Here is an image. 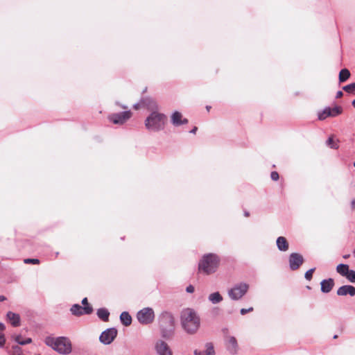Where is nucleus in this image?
I'll return each mask as SVG.
<instances>
[{"label": "nucleus", "mask_w": 355, "mask_h": 355, "mask_svg": "<svg viewBox=\"0 0 355 355\" xmlns=\"http://www.w3.org/2000/svg\"><path fill=\"white\" fill-rule=\"evenodd\" d=\"M180 321L183 329L189 334H196L200 325V317L192 309H185L182 311Z\"/></svg>", "instance_id": "1"}, {"label": "nucleus", "mask_w": 355, "mask_h": 355, "mask_svg": "<svg viewBox=\"0 0 355 355\" xmlns=\"http://www.w3.org/2000/svg\"><path fill=\"white\" fill-rule=\"evenodd\" d=\"M159 327L161 336L164 339H171L175 332V319L168 311H163L159 316Z\"/></svg>", "instance_id": "2"}, {"label": "nucleus", "mask_w": 355, "mask_h": 355, "mask_svg": "<svg viewBox=\"0 0 355 355\" xmlns=\"http://www.w3.org/2000/svg\"><path fill=\"white\" fill-rule=\"evenodd\" d=\"M167 121V116L157 111H153L145 120V126L150 132L163 130Z\"/></svg>", "instance_id": "3"}, {"label": "nucleus", "mask_w": 355, "mask_h": 355, "mask_svg": "<svg viewBox=\"0 0 355 355\" xmlns=\"http://www.w3.org/2000/svg\"><path fill=\"white\" fill-rule=\"evenodd\" d=\"M45 344L61 354H69L72 350L71 343L67 337L48 336L45 339Z\"/></svg>", "instance_id": "4"}, {"label": "nucleus", "mask_w": 355, "mask_h": 355, "mask_svg": "<svg viewBox=\"0 0 355 355\" xmlns=\"http://www.w3.org/2000/svg\"><path fill=\"white\" fill-rule=\"evenodd\" d=\"M220 263L219 257L214 253L205 254L198 263V270L206 275L214 273L216 271Z\"/></svg>", "instance_id": "5"}, {"label": "nucleus", "mask_w": 355, "mask_h": 355, "mask_svg": "<svg viewBox=\"0 0 355 355\" xmlns=\"http://www.w3.org/2000/svg\"><path fill=\"white\" fill-rule=\"evenodd\" d=\"M249 285L246 283L236 284L228 291V296L232 300H239L247 293Z\"/></svg>", "instance_id": "6"}, {"label": "nucleus", "mask_w": 355, "mask_h": 355, "mask_svg": "<svg viewBox=\"0 0 355 355\" xmlns=\"http://www.w3.org/2000/svg\"><path fill=\"white\" fill-rule=\"evenodd\" d=\"M137 318L140 324H149L155 319L154 311L150 307L144 308L137 312Z\"/></svg>", "instance_id": "7"}, {"label": "nucleus", "mask_w": 355, "mask_h": 355, "mask_svg": "<svg viewBox=\"0 0 355 355\" xmlns=\"http://www.w3.org/2000/svg\"><path fill=\"white\" fill-rule=\"evenodd\" d=\"M118 334L117 329L111 327L103 331L99 336V340L103 345H110L115 339Z\"/></svg>", "instance_id": "8"}, {"label": "nucleus", "mask_w": 355, "mask_h": 355, "mask_svg": "<svg viewBox=\"0 0 355 355\" xmlns=\"http://www.w3.org/2000/svg\"><path fill=\"white\" fill-rule=\"evenodd\" d=\"M131 112L128 110L111 114L108 116V119L114 124H123L131 117Z\"/></svg>", "instance_id": "9"}, {"label": "nucleus", "mask_w": 355, "mask_h": 355, "mask_svg": "<svg viewBox=\"0 0 355 355\" xmlns=\"http://www.w3.org/2000/svg\"><path fill=\"white\" fill-rule=\"evenodd\" d=\"M70 311L75 316H80L91 314L93 312V308L92 306H82L78 304H74L70 308Z\"/></svg>", "instance_id": "10"}, {"label": "nucleus", "mask_w": 355, "mask_h": 355, "mask_svg": "<svg viewBox=\"0 0 355 355\" xmlns=\"http://www.w3.org/2000/svg\"><path fill=\"white\" fill-rule=\"evenodd\" d=\"M289 267L291 270H296L304 262L302 255L297 252H293L288 258Z\"/></svg>", "instance_id": "11"}, {"label": "nucleus", "mask_w": 355, "mask_h": 355, "mask_svg": "<svg viewBox=\"0 0 355 355\" xmlns=\"http://www.w3.org/2000/svg\"><path fill=\"white\" fill-rule=\"evenodd\" d=\"M155 350L158 355H173L168 345L164 340H158L155 344Z\"/></svg>", "instance_id": "12"}, {"label": "nucleus", "mask_w": 355, "mask_h": 355, "mask_svg": "<svg viewBox=\"0 0 355 355\" xmlns=\"http://www.w3.org/2000/svg\"><path fill=\"white\" fill-rule=\"evenodd\" d=\"M171 123L176 127L188 123V119L182 117V114L178 112L175 111L171 116Z\"/></svg>", "instance_id": "13"}, {"label": "nucleus", "mask_w": 355, "mask_h": 355, "mask_svg": "<svg viewBox=\"0 0 355 355\" xmlns=\"http://www.w3.org/2000/svg\"><path fill=\"white\" fill-rule=\"evenodd\" d=\"M227 351L232 354H236L239 349L237 340L234 336H228L225 340Z\"/></svg>", "instance_id": "14"}, {"label": "nucleus", "mask_w": 355, "mask_h": 355, "mask_svg": "<svg viewBox=\"0 0 355 355\" xmlns=\"http://www.w3.org/2000/svg\"><path fill=\"white\" fill-rule=\"evenodd\" d=\"M337 295L339 296L349 295L353 297L355 295V287L352 285L342 286L337 290Z\"/></svg>", "instance_id": "15"}, {"label": "nucleus", "mask_w": 355, "mask_h": 355, "mask_svg": "<svg viewBox=\"0 0 355 355\" xmlns=\"http://www.w3.org/2000/svg\"><path fill=\"white\" fill-rule=\"evenodd\" d=\"M334 284V280L332 278L323 279L320 282V290L323 293H328L332 290Z\"/></svg>", "instance_id": "16"}, {"label": "nucleus", "mask_w": 355, "mask_h": 355, "mask_svg": "<svg viewBox=\"0 0 355 355\" xmlns=\"http://www.w3.org/2000/svg\"><path fill=\"white\" fill-rule=\"evenodd\" d=\"M205 350L196 349L194 355H214L215 350L211 343H207L205 345Z\"/></svg>", "instance_id": "17"}, {"label": "nucleus", "mask_w": 355, "mask_h": 355, "mask_svg": "<svg viewBox=\"0 0 355 355\" xmlns=\"http://www.w3.org/2000/svg\"><path fill=\"white\" fill-rule=\"evenodd\" d=\"M6 315L8 320L13 327H16L20 325V316L19 314L8 311Z\"/></svg>", "instance_id": "18"}, {"label": "nucleus", "mask_w": 355, "mask_h": 355, "mask_svg": "<svg viewBox=\"0 0 355 355\" xmlns=\"http://www.w3.org/2000/svg\"><path fill=\"white\" fill-rule=\"evenodd\" d=\"M276 243L279 251L286 252L288 250L289 245L285 237L279 236L277 239Z\"/></svg>", "instance_id": "19"}, {"label": "nucleus", "mask_w": 355, "mask_h": 355, "mask_svg": "<svg viewBox=\"0 0 355 355\" xmlns=\"http://www.w3.org/2000/svg\"><path fill=\"white\" fill-rule=\"evenodd\" d=\"M141 103L144 106L146 107L148 110H152V112L155 111L154 110H156L157 108L156 102L150 98H144L141 101Z\"/></svg>", "instance_id": "20"}, {"label": "nucleus", "mask_w": 355, "mask_h": 355, "mask_svg": "<svg viewBox=\"0 0 355 355\" xmlns=\"http://www.w3.org/2000/svg\"><path fill=\"white\" fill-rule=\"evenodd\" d=\"M96 315L98 318L103 322H107L109 320L110 312L106 308L97 309Z\"/></svg>", "instance_id": "21"}, {"label": "nucleus", "mask_w": 355, "mask_h": 355, "mask_svg": "<svg viewBox=\"0 0 355 355\" xmlns=\"http://www.w3.org/2000/svg\"><path fill=\"white\" fill-rule=\"evenodd\" d=\"M121 322L125 327L130 326L132 323V317L127 311H123L120 315Z\"/></svg>", "instance_id": "22"}, {"label": "nucleus", "mask_w": 355, "mask_h": 355, "mask_svg": "<svg viewBox=\"0 0 355 355\" xmlns=\"http://www.w3.org/2000/svg\"><path fill=\"white\" fill-rule=\"evenodd\" d=\"M208 300L213 304H216L223 301V297L219 292H214L208 296Z\"/></svg>", "instance_id": "23"}, {"label": "nucleus", "mask_w": 355, "mask_h": 355, "mask_svg": "<svg viewBox=\"0 0 355 355\" xmlns=\"http://www.w3.org/2000/svg\"><path fill=\"white\" fill-rule=\"evenodd\" d=\"M349 270V267L347 264L340 263L336 266V272L343 277L347 275Z\"/></svg>", "instance_id": "24"}, {"label": "nucleus", "mask_w": 355, "mask_h": 355, "mask_svg": "<svg viewBox=\"0 0 355 355\" xmlns=\"http://www.w3.org/2000/svg\"><path fill=\"white\" fill-rule=\"evenodd\" d=\"M350 76V72L347 69H343L339 73V81L345 82Z\"/></svg>", "instance_id": "25"}, {"label": "nucleus", "mask_w": 355, "mask_h": 355, "mask_svg": "<svg viewBox=\"0 0 355 355\" xmlns=\"http://www.w3.org/2000/svg\"><path fill=\"white\" fill-rule=\"evenodd\" d=\"M328 116H331L330 107H325L321 112L318 113V119L320 120H324Z\"/></svg>", "instance_id": "26"}, {"label": "nucleus", "mask_w": 355, "mask_h": 355, "mask_svg": "<svg viewBox=\"0 0 355 355\" xmlns=\"http://www.w3.org/2000/svg\"><path fill=\"white\" fill-rule=\"evenodd\" d=\"M15 340L16 341V343H17V344L21 345L29 344L32 342V339L30 338L23 340L21 335L16 336L15 337Z\"/></svg>", "instance_id": "27"}, {"label": "nucleus", "mask_w": 355, "mask_h": 355, "mask_svg": "<svg viewBox=\"0 0 355 355\" xmlns=\"http://www.w3.org/2000/svg\"><path fill=\"white\" fill-rule=\"evenodd\" d=\"M4 329L5 325L0 322V347H3L6 342L5 336L3 334Z\"/></svg>", "instance_id": "28"}, {"label": "nucleus", "mask_w": 355, "mask_h": 355, "mask_svg": "<svg viewBox=\"0 0 355 355\" xmlns=\"http://www.w3.org/2000/svg\"><path fill=\"white\" fill-rule=\"evenodd\" d=\"M327 145L333 149H338L339 146L337 142H336L332 137H329L327 140Z\"/></svg>", "instance_id": "29"}, {"label": "nucleus", "mask_w": 355, "mask_h": 355, "mask_svg": "<svg viewBox=\"0 0 355 355\" xmlns=\"http://www.w3.org/2000/svg\"><path fill=\"white\" fill-rule=\"evenodd\" d=\"M330 111H331V116L334 117V116H336L339 115L340 114H341L343 110H342L341 107L335 106L333 108L330 107Z\"/></svg>", "instance_id": "30"}, {"label": "nucleus", "mask_w": 355, "mask_h": 355, "mask_svg": "<svg viewBox=\"0 0 355 355\" xmlns=\"http://www.w3.org/2000/svg\"><path fill=\"white\" fill-rule=\"evenodd\" d=\"M350 282L355 283V270H349L347 275L345 276Z\"/></svg>", "instance_id": "31"}, {"label": "nucleus", "mask_w": 355, "mask_h": 355, "mask_svg": "<svg viewBox=\"0 0 355 355\" xmlns=\"http://www.w3.org/2000/svg\"><path fill=\"white\" fill-rule=\"evenodd\" d=\"M10 355H22V349L19 345H13Z\"/></svg>", "instance_id": "32"}, {"label": "nucleus", "mask_w": 355, "mask_h": 355, "mask_svg": "<svg viewBox=\"0 0 355 355\" xmlns=\"http://www.w3.org/2000/svg\"><path fill=\"white\" fill-rule=\"evenodd\" d=\"M343 89L348 93L352 92L355 89V83L344 86Z\"/></svg>", "instance_id": "33"}, {"label": "nucleus", "mask_w": 355, "mask_h": 355, "mask_svg": "<svg viewBox=\"0 0 355 355\" xmlns=\"http://www.w3.org/2000/svg\"><path fill=\"white\" fill-rule=\"evenodd\" d=\"M315 268L309 269L305 272L304 277L306 280L310 281L313 277V273L315 271Z\"/></svg>", "instance_id": "34"}, {"label": "nucleus", "mask_w": 355, "mask_h": 355, "mask_svg": "<svg viewBox=\"0 0 355 355\" xmlns=\"http://www.w3.org/2000/svg\"><path fill=\"white\" fill-rule=\"evenodd\" d=\"M25 263H31V264H38L40 263V260L38 259H25Z\"/></svg>", "instance_id": "35"}, {"label": "nucleus", "mask_w": 355, "mask_h": 355, "mask_svg": "<svg viewBox=\"0 0 355 355\" xmlns=\"http://www.w3.org/2000/svg\"><path fill=\"white\" fill-rule=\"evenodd\" d=\"M270 178L272 180L277 181L279 179V173L277 171H272L270 173Z\"/></svg>", "instance_id": "36"}, {"label": "nucleus", "mask_w": 355, "mask_h": 355, "mask_svg": "<svg viewBox=\"0 0 355 355\" xmlns=\"http://www.w3.org/2000/svg\"><path fill=\"white\" fill-rule=\"evenodd\" d=\"M253 311V308L252 307H250L248 309H241V311H240V313L241 315H245L249 312H252Z\"/></svg>", "instance_id": "37"}, {"label": "nucleus", "mask_w": 355, "mask_h": 355, "mask_svg": "<svg viewBox=\"0 0 355 355\" xmlns=\"http://www.w3.org/2000/svg\"><path fill=\"white\" fill-rule=\"evenodd\" d=\"M186 291L189 293H192L194 292V287L192 285H189L187 287Z\"/></svg>", "instance_id": "38"}, {"label": "nucleus", "mask_w": 355, "mask_h": 355, "mask_svg": "<svg viewBox=\"0 0 355 355\" xmlns=\"http://www.w3.org/2000/svg\"><path fill=\"white\" fill-rule=\"evenodd\" d=\"M82 304L83 305V306H91V305L88 303V300H87V297H84V298L82 300Z\"/></svg>", "instance_id": "39"}, {"label": "nucleus", "mask_w": 355, "mask_h": 355, "mask_svg": "<svg viewBox=\"0 0 355 355\" xmlns=\"http://www.w3.org/2000/svg\"><path fill=\"white\" fill-rule=\"evenodd\" d=\"M343 95V93L342 91H338L336 93V98H339L342 97Z\"/></svg>", "instance_id": "40"}, {"label": "nucleus", "mask_w": 355, "mask_h": 355, "mask_svg": "<svg viewBox=\"0 0 355 355\" xmlns=\"http://www.w3.org/2000/svg\"><path fill=\"white\" fill-rule=\"evenodd\" d=\"M351 207H352V209H355V199H353L351 201Z\"/></svg>", "instance_id": "41"}, {"label": "nucleus", "mask_w": 355, "mask_h": 355, "mask_svg": "<svg viewBox=\"0 0 355 355\" xmlns=\"http://www.w3.org/2000/svg\"><path fill=\"white\" fill-rule=\"evenodd\" d=\"M198 128L197 127H194L193 129L190 130V133L195 134L197 131Z\"/></svg>", "instance_id": "42"}, {"label": "nucleus", "mask_w": 355, "mask_h": 355, "mask_svg": "<svg viewBox=\"0 0 355 355\" xmlns=\"http://www.w3.org/2000/svg\"><path fill=\"white\" fill-rule=\"evenodd\" d=\"M6 300V297H5V296H3V295H0V302H3V301H4V300Z\"/></svg>", "instance_id": "43"}, {"label": "nucleus", "mask_w": 355, "mask_h": 355, "mask_svg": "<svg viewBox=\"0 0 355 355\" xmlns=\"http://www.w3.org/2000/svg\"><path fill=\"white\" fill-rule=\"evenodd\" d=\"M349 257H350L349 254H345V255L343 256V258L344 259H348Z\"/></svg>", "instance_id": "44"}, {"label": "nucleus", "mask_w": 355, "mask_h": 355, "mask_svg": "<svg viewBox=\"0 0 355 355\" xmlns=\"http://www.w3.org/2000/svg\"><path fill=\"white\" fill-rule=\"evenodd\" d=\"M206 109L207 111H209V110L211 109V106L207 105Z\"/></svg>", "instance_id": "45"}, {"label": "nucleus", "mask_w": 355, "mask_h": 355, "mask_svg": "<svg viewBox=\"0 0 355 355\" xmlns=\"http://www.w3.org/2000/svg\"><path fill=\"white\" fill-rule=\"evenodd\" d=\"M244 215H245V216L247 217L249 216V213L248 211H245Z\"/></svg>", "instance_id": "46"}, {"label": "nucleus", "mask_w": 355, "mask_h": 355, "mask_svg": "<svg viewBox=\"0 0 355 355\" xmlns=\"http://www.w3.org/2000/svg\"><path fill=\"white\" fill-rule=\"evenodd\" d=\"M352 105L355 107V99L352 101Z\"/></svg>", "instance_id": "47"}, {"label": "nucleus", "mask_w": 355, "mask_h": 355, "mask_svg": "<svg viewBox=\"0 0 355 355\" xmlns=\"http://www.w3.org/2000/svg\"><path fill=\"white\" fill-rule=\"evenodd\" d=\"M138 107H139V105H138V104H135V105H134V107H135V109H137V108H138Z\"/></svg>", "instance_id": "48"}, {"label": "nucleus", "mask_w": 355, "mask_h": 355, "mask_svg": "<svg viewBox=\"0 0 355 355\" xmlns=\"http://www.w3.org/2000/svg\"><path fill=\"white\" fill-rule=\"evenodd\" d=\"M337 337H338V336H337V335H335V336H334V338H336Z\"/></svg>", "instance_id": "49"}, {"label": "nucleus", "mask_w": 355, "mask_h": 355, "mask_svg": "<svg viewBox=\"0 0 355 355\" xmlns=\"http://www.w3.org/2000/svg\"><path fill=\"white\" fill-rule=\"evenodd\" d=\"M59 254V252H56L55 255L58 256Z\"/></svg>", "instance_id": "50"}, {"label": "nucleus", "mask_w": 355, "mask_h": 355, "mask_svg": "<svg viewBox=\"0 0 355 355\" xmlns=\"http://www.w3.org/2000/svg\"><path fill=\"white\" fill-rule=\"evenodd\" d=\"M354 166L355 167V162H354Z\"/></svg>", "instance_id": "51"}]
</instances>
